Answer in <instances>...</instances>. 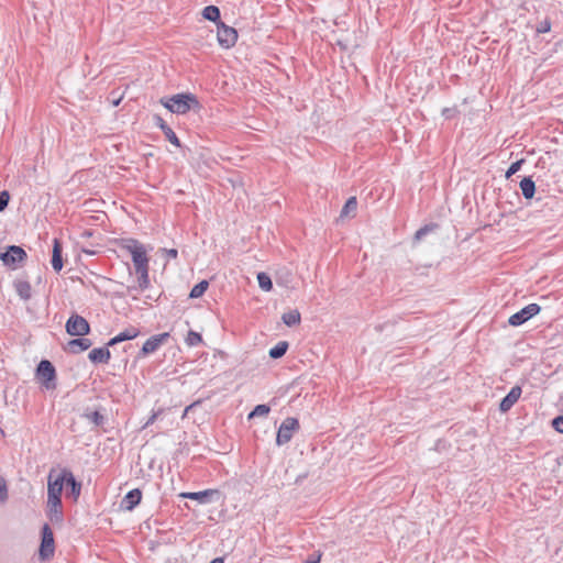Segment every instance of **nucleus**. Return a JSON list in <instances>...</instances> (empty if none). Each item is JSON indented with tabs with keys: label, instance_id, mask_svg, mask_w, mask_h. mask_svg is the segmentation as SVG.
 <instances>
[{
	"label": "nucleus",
	"instance_id": "34",
	"mask_svg": "<svg viewBox=\"0 0 563 563\" xmlns=\"http://www.w3.org/2000/svg\"><path fill=\"white\" fill-rule=\"evenodd\" d=\"M525 163V159H519L510 165L508 170L506 172V178H510L512 175H515L521 167V165Z\"/></svg>",
	"mask_w": 563,
	"mask_h": 563
},
{
	"label": "nucleus",
	"instance_id": "2",
	"mask_svg": "<svg viewBox=\"0 0 563 563\" xmlns=\"http://www.w3.org/2000/svg\"><path fill=\"white\" fill-rule=\"evenodd\" d=\"M162 104L173 113L185 114L192 108H199L197 97L190 92L177 93L168 99H162Z\"/></svg>",
	"mask_w": 563,
	"mask_h": 563
},
{
	"label": "nucleus",
	"instance_id": "8",
	"mask_svg": "<svg viewBox=\"0 0 563 563\" xmlns=\"http://www.w3.org/2000/svg\"><path fill=\"white\" fill-rule=\"evenodd\" d=\"M36 375L47 389L55 387L54 380L56 378V371L49 361L43 360L40 362L37 365Z\"/></svg>",
	"mask_w": 563,
	"mask_h": 563
},
{
	"label": "nucleus",
	"instance_id": "18",
	"mask_svg": "<svg viewBox=\"0 0 563 563\" xmlns=\"http://www.w3.org/2000/svg\"><path fill=\"white\" fill-rule=\"evenodd\" d=\"M156 125L163 131L165 137L177 147H180V141L176 133L169 128L166 122L159 115L154 117Z\"/></svg>",
	"mask_w": 563,
	"mask_h": 563
},
{
	"label": "nucleus",
	"instance_id": "39",
	"mask_svg": "<svg viewBox=\"0 0 563 563\" xmlns=\"http://www.w3.org/2000/svg\"><path fill=\"white\" fill-rule=\"evenodd\" d=\"M199 404H200V401H195V402L190 404L189 406H187V407L185 408V410H184L183 418H185V417L189 413V411H190L194 407H196L197 405H199Z\"/></svg>",
	"mask_w": 563,
	"mask_h": 563
},
{
	"label": "nucleus",
	"instance_id": "20",
	"mask_svg": "<svg viewBox=\"0 0 563 563\" xmlns=\"http://www.w3.org/2000/svg\"><path fill=\"white\" fill-rule=\"evenodd\" d=\"M92 342L86 338H76L70 340L67 343L66 350L70 353L77 354L88 350L91 346Z\"/></svg>",
	"mask_w": 563,
	"mask_h": 563
},
{
	"label": "nucleus",
	"instance_id": "3",
	"mask_svg": "<svg viewBox=\"0 0 563 563\" xmlns=\"http://www.w3.org/2000/svg\"><path fill=\"white\" fill-rule=\"evenodd\" d=\"M65 467L60 470L51 468L47 475V498L62 499L65 486Z\"/></svg>",
	"mask_w": 563,
	"mask_h": 563
},
{
	"label": "nucleus",
	"instance_id": "27",
	"mask_svg": "<svg viewBox=\"0 0 563 563\" xmlns=\"http://www.w3.org/2000/svg\"><path fill=\"white\" fill-rule=\"evenodd\" d=\"M63 249H53V256H52V266L55 272H60L64 265L63 262V255H62Z\"/></svg>",
	"mask_w": 563,
	"mask_h": 563
},
{
	"label": "nucleus",
	"instance_id": "5",
	"mask_svg": "<svg viewBox=\"0 0 563 563\" xmlns=\"http://www.w3.org/2000/svg\"><path fill=\"white\" fill-rule=\"evenodd\" d=\"M55 552L54 534L51 527L45 523L42 527V540L40 545V558L45 561L51 559Z\"/></svg>",
	"mask_w": 563,
	"mask_h": 563
},
{
	"label": "nucleus",
	"instance_id": "37",
	"mask_svg": "<svg viewBox=\"0 0 563 563\" xmlns=\"http://www.w3.org/2000/svg\"><path fill=\"white\" fill-rule=\"evenodd\" d=\"M553 428L563 434V416H559L552 420Z\"/></svg>",
	"mask_w": 563,
	"mask_h": 563
},
{
	"label": "nucleus",
	"instance_id": "35",
	"mask_svg": "<svg viewBox=\"0 0 563 563\" xmlns=\"http://www.w3.org/2000/svg\"><path fill=\"white\" fill-rule=\"evenodd\" d=\"M8 499V487L3 477H0V504Z\"/></svg>",
	"mask_w": 563,
	"mask_h": 563
},
{
	"label": "nucleus",
	"instance_id": "24",
	"mask_svg": "<svg viewBox=\"0 0 563 563\" xmlns=\"http://www.w3.org/2000/svg\"><path fill=\"white\" fill-rule=\"evenodd\" d=\"M282 320L287 327H295L301 322V316L297 309H292L283 313Z\"/></svg>",
	"mask_w": 563,
	"mask_h": 563
},
{
	"label": "nucleus",
	"instance_id": "1",
	"mask_svg": "<svg viewBox=\"0 0 563 563\" xmlns=\"http://www.w3.org/2000/svg\"><path fill=\"white\" fill-rule=\"evenodd\" d=\"M129 250L132 253L134 273L137 276V289L140 291H144L151 285L150 276H148V257L146 255V249H129Z\"/></svg>",
	"mask_w": 563,
	"mask_h": 563
},
{
	"label": "nucleus",
	"instance_id": "44",
	"mask_svg": "<svg viewBox=\"0 0 563 563\" xmlns=\"http://www.w3.org/2000/svg\"><path fill=\"white\" fill-rule=\"evenodd\" d=\"M450 113H451V110H450V109H443V111H442V114H443L445 118H450Z\"/></svg>",
	"mask_w": 563,
	"mask_h": 563
},
{
	"label": "nucleus",
	"instance_id": "17",
	"mask_svg": "<svg viewBox=\"0 0 563 563\" xmlns=\"http://www.w3.org/2000/svg\"><path fill=\"white\" fill-rule=\"evenodd\" d=\"M13 288L21 300L29 301L32 298V286L27 280L15 279Z\"/></svg>",
	"mask_w": 563,
	"mask_h": 563
},
{
	"label": "nucleus",
	"instance_id": "16",
	"mask_svg": "<svg viewBox=\"0 0 563 563\" xmlns=\"http://www.w3.org/2000/svg\"><path fill=\"white\" fill-rule=\"evenodd\" d=\"M214 495H219V492L217 489H206V490L194 492V493H181L180 497L198 500L200 504H207L212 500V497Z\"/></svg>",
	"mask_w": 563,
	"mask_h": 563
},
{
	"label": "nucleus",
	"instance_id": "7",
	"mask_svg": "<svg viewBox=\"0 0 563 563\" xmlns=\"http://www.w3.org/2000/svg\"><path fill=\"white\" fill-rule=\"evenodd\" d=\"M218 43L223 48H231L238 41V32L234 27L225 25L223 22H218Z\"/></svg>",
	"mask_w": 563,
	"mask_h": 563
},
{
	"label": "nucleus",
	"instance_id": "21",
	"mask_svg": "<svg viewBox=\"0 0 563 563\" xmlns=\"http://www.w3.org/2000/svg\"><path fill=\"white\" fill-rule=\"evenodd\" d=\"M139 330L134 327H130L125 329L124 331L120 332L118 335L113 336L109 340L107 343V346H113L120 342L126 341V340H133L139 335Z\"/></svg>",
	"mask_w": 563,
	"mask_h": 563
},
{
	"label": "nucleus",
	"instance_id": "26",
	"mask_svg": "<svg viewBox=\"0 0 563 563\" xmlns=\"http://www.w3.org/2000/svg\"><path fill=\"white\" fill-rule=\"evenodd\" d=\"M288 342L280 341L274 347L269 350V356L274 360L280 358L284 356L288 350Z\"/></svg>",
	"mask_w": 563,
	"mask_h": 563
},
{
	"label": "nucleus",
	"instance_id": "30",
	"mask_svg": "<svg viewBox=\"0 0 563 563\" xmlns=\"http://www.w3.org/2000/svg\"><path fill=\"white\" fill-rule=\"evenodd\" d=\"M439 229V225L435 223L427 224L420 228L415 234V241L419 242L424 235L432 233Z\"/></svg>",
	"mask_w": 563,
	"mask_h": 563
},
{
	"label": "nucleus",
	"instance_id": "29",
	"mask_svg": "<svg viewBox=\"0 0 563 563\" xmlns=\"http://www.w3.org/2000/svg\"><path fill=\"white\" fill-rule=\"evenodd\" d=\"M209 287V283L208 280H201L200 283H198L197 285H195L189 294V297L190 298H199L201 297L206 290L208 289Z\"/></svg>",
	"mask_w": 563,
	"mask_h": 563
},
{
	"label": "nucleus",
	"instance_id": "43",
	"mask_svg": "<svg viewBox=\"0 0 563 563\" xmlns=\"http://www.w3.org/2000/svg\"><path fill=\"white\" fill-rule=\"evenodd\" d=\"M120 101H121V97H118V98H114V97H113V98L111 99V102H112V104H113L114 107L119 106Z\"/></svg>",
	"mask_w": 563,
	"mask_h": 563
},
{
	"label": "nucleus",
	"instance_id": "12",
	"mask_svg": "<svg viewBox=\"0 0 563 563\" xmlns=\"http://www.w3.org/2000/svg\"><path fill=\"white\" fill-rule=\"evenodd\" d=\"M65 475L66 497L73 498L74 501H77L81 493V483L75 478L69 468L65 467Z\"/></svg>",
	"mask_w": 563,
	"mask_h": 563
},
{
	"label": "nucleus",
	"instance_id": "31",
	"mask_svg": "<svg viewBox=\"0 0 563 563\" xmlns=\"http://www.w3.org/2000/svg\"><path fill=\"white\" fill-rule=\"evenodd\" d=\"M271 408L267 405H257L250 413L249 419L254 417H265L269 413Z\"/></svg>",
	"mask_w": 563,
	"mask_h": 563
},
{
	"label": "nucleus",
	"instance_id": "13",
	"mask_svg": "<svg viewBox=\"0 0 563 563\" xmlns=\"http://www.w3.org/2000/svg\"><path fill=\"white\" fill-rule=\"evenodd\" d=\"M168 338H169L168 332L152 335L144 342L140 354L147 355V354L154 353L155 351H157L159 349V346L162 344H164L167 341Z\"/></svg>",
	"mask_w": 563,
	"mask_h": 563
},
{
	"label": "nucleus",
	"instance_id": "15",
	"mask_svg": "<svg viewBox=\"0 0 563 563\" xmlns=\"http://www.w3.org/2000/svg\"><path fill=\"white\" fill-rule=\"evenodd\" d=\"M88 358L93 364H108L111 358L109 346L92 349L88 354Z\"/></svg>",
	"mask_w": 563,
	"mask_h": 563
},
{
	"label": "nucleus",
	"instance_id": "48",
	"mask_svg": "<svg viewBox=\"0 0 563 563\" xmlns=\"http://www.w3.org/2000/svg\"><path fill=\"white\" fill-rule=\"evenodd\" d=\"M542 29H543V30H542L543 32H547V31L549 30V26H548V27H545V25H542Z\"/></svg>",
	"mask_w": 563,
	"mask_h": 563
},
{
	"label": "nucleus",
	"instance_id": "23",
	"mask_svg": "<svg viewBox=\"0 0 563 563\" xmlns=\"http://www.w3.org/2000/svg\"><path fill=\"white\" fill-rule=\"evenodd\" d=\"M520 189L526 199H531L536 192V185L531 177H525L520 181Z\"/></svg>",
	"mask_w": 563,
	"mask_h": 563
},
{
	"label": "nucleus",
	"instance_id": "11",
	"mask_svg": "<svg viewBox=\"0 0 563 563\" xmlns=\"http://www.w3.org/2000/svg\"><path fill=\"white\" fill-rule=\"evenodd\" d=\"M46 516L54 525H62L64 521L62 499L47 498Z\"/></svg>",
	"mask_w": 563,
	"mask_h": 563
},
{
	"label": "nucleus",
	"instance_id": "38",
	"mask_svg": "<svg viewBox=\"0 0 563 563\" xmlns=\"http://www.w3.org/2000/svg\"><path fill=\"white\" fill-rule=\"evenodd\" d=\"M9 194L7 191H0V211H3L9 203Z\"/></svg>",
	"mask_w": 563,
	"mask_h": 563
},
{
	"label": "nucleus",
	"instance_id": "49",
	"mask_svg": "<svg viewBox=\"0 0 563 563\" xmlns=\"http://www.w3.org/2000/svg\"><path fill=\"white\" fill-rule=\"evenodd\" d=\"M542 29H543V30H542L543 32H547V31L549 30V26H548V27H545V25H542Z\"/></svg>",
	"mask_w": 563,
	"mask_h": 563
},
{
	"label": "nucleus",
	"instance_id": "9",
	"mask_svg": "<svg viewBox=\"0 0 563 563\" xmlns=\"http://www.w3.org/2000/svg\"><path fill=\"white\" fill-rule=\"evenodd\" d=\"M26 257L24 249H7L5 252L0 253V260L11 269H16Z\"/></svg>",
	"mask_w": 563,
	"mask_h": 563
},
{
	"label": "nucleus",
	"instance_id": "25",
	"mask_svg": "<svg viewBox=\"0 0 563 563\" xmlns=\"http://www.w3.org/2000/svg\"><path fill=\"white\" fill-rule=\"evenodd\" d=\"M202 16L206 20L216 22L217 24H218V22H221L220 21V9L217 5H207L202 10Z\"/></svg>",
	"mask_w": 563,
	"mask_h": 563
},
{
	"label": "nucleus",
	"instance_id": "19",
	"mask_svg": "<svg viewBox=\"0 0 563 563\" xmlns=\"http://www.w3.org/2000/svg\"><path fill=\"white\" fill-rule=\"evenodd\" d=\"M142 499V492L139 488L130 490L122 500V507L125 510H133Z\"/></svg>",
	"mask_w": 563,
	"mask_h": 563
},
{
	"label": "nucleus",
	"instance_id": "14",
	"mask_svg": "<svg viewBox=\"0 0 563 563\" xmlns=\"http://www.w3.org/2000/svg\"><path fill=\"white\" fill-rule=\"evenodd\" d=\"M521 387L516 385L514 386L509 393L501 399L499 404V409L501 412H507L511 409V407L518 401L521 396Z\"/></svg>",
	"mask_w": 563,
	"mask_h": 563
},
{
	"label": "nucleus",
	"instance_id": "22",
	"mask_svg": "<svg viewBox=\"0 0 563 563\" xmlns=\"http://www.w3.org/2000/svg\"><path fill=\"white\" fill-rule=\"evenodd\" d=\"M357 210V200L355 197H350L343 206L339 219L353 218Z\"/></svg>",
	"mask_w": 563,
	"mask_h": 563
},
{
	"label": "nucleus",
	"instance_id": "33",
	"mask_svg": "<svg viewBox=\"0 0 563 563\" xmlns=\"http://www.w3.org/2000/svg\"><path fill=\"white\" fill-rule=\"evenodd\" d=\"M86 417L96 426H102L104 423V416L101 415L99 411H92L90 413H86Z\"/></svg>",
	"mask_w": 563,
	"mask_h": 563
},
{
	"label": "nucleus",
	"instance_id": "6",
	"mask_svg": "<svg viewBox=\"0 0 563 563\" xmlns=\"http://www.w3.org/2000/svg\"><path fill=\"white\" fill-rule=\"evenodd\" d=\"M298 429H299L298 419L292 418V417L286 418L282 422V424L277 431L276 443L278 445L288 443L291 440L294 432Z\"/></svg>",
	"mask_w": 563,
	"mask_h": 563
},
{
	"label": "nucleus",
	"instance_id": "4",
	"mask_svg": "<svg viewBox=\"0 0 563 563\" xmlns=\"http://www.w3.org/2000/svg\"><path fill=\"white\" fill-rule=\"evenodd\" d=\"M65 328L66 332L71 336H84L90 332V325L88 321L77 313H74L69 317Z\"/></svg>",
	"mask_w": 563,
	"mask_h": 563
},
{
	"label": "nucleus",
	"instance_id": "10",
	"mask_svg": "<svg viewBox=\"0 0 563 563\" xmlns=\"http://www.w3.org/2000/svg\"><path fill=\"white\" fill-rule=\"evenodd\" d=\"M541 308L538 303H530L522 308L520 311L510 316L508 323L512 327H519L538 314Z\"/></svg>",
	"mask_w": 563,
	"mask_h": 563
},
{
	"label": "nucleus",
	"instance_id": "40",
	"mask_svg": "<svg viewBox=\"0 0 563 563\" xmlns=\"http://www.w3.org/2000/svg\"><path fill=\"white\" fill-rule=\"evenodd\" d=\"M167 250V256L169 258H176L178 255L177 249H166Z\"/></svg>",
	"mask_w": 563,
	"mask_h": 563
},
{
	"label": "nucleus",
	"instance_id": "42",
	"mask_svg": "<svg viewBox=\"0 0 563 563\" xmlns=\"http://www.w3.org/2000/svg\"><path fill=\"white\" fill-rule=\"evenodd\" d=\"M320 562V555L317 558H309L307 560V563H319Z\"/></svg>",
	"mask_w": 563,
	"mask_h": 563
},
{
	"label": "nucleus",
	"instance_id": "36",
	"mask_svg": "<svg viewBox=\"0 0 563 563\" xmlns=\"http://www.w3.org/2000/svg\"><path fill=\"white\" fill-rule=\"evenodd\" d=\"M162 412H163V409H158L157 411H153V413L150 416L147 421L143 424L142 429H146L147 427L153 424L156 421V419L158 418V416L162 415Z\"/></svg>",
	"mask_w": 563,
	"mask_h": 563
},
{
	"label": "nucleus",
	"instance_id": "46",
	"mask_svg": "<svg viewBox=\"0 0 563 563\" xmlns=\"http://www.w3.org/2000/svg\"><path fill=\"white\" fill-rule=\"evenodd\" d=\"M130 242H133V245H131V244H123L122 246H126V247L139 246L135 241L131 240Z\"/></svg>",
	"mask_w": 563,
	"mask_h": 563
},
{
	"label": "nucleus",
	"instance_id": "28",
	"mask_svg": "<svg viewBox=\"0 0 563 563\" xmlns=\"http://www.w3.org/2000/svg\"><path fill=\"white\" fill-rule=\"evenodd\" d=\"M257 282H258V286L265 290V291H271L273 289V282L271 279V277L262 272V273H258L257 274Z\"/></svg>",
	"mask_w": 563,
	"mask_h": 563
},
{
	"label": "nucleus",
	"instance_id": "47",
	"mask_svg": "<svg viewBox=\"0 0 563 563\" xmlns=\"http://www.w3.org/2000/svg\"><path fill=\"white\" fill-rule=\"evenodd\" d=\"M53 246H60L59 241L57 239L53 240Z\"/></svg>",
	"mask_w": 563,
	"mask_h": 563
},
{
	"label": "nucleus",
	"instance_id": "45",
	"mask_svg": "<svg viewBox=\"0 0 563 563\" xmlns=\"http://www.w3.org/2000/svg\"><path fill=\"white\" fill-rule=\"evenodd\" d=\"M210 563H223V559L222 558H216Z\"/></svg>",
	"mask_w": 563,
	"mask_h": 563
},
{
	"label": "nucleus",
	"instance_id": "41",
	"mask_svg": "<svg viewBox=\"0 0 563 563\" xmlns=\"http://www.w3.org/2000/svg\"><path fill=\"white\" fill-rule=\"evenodd\" d=\"M82 251L88 255H97L99 253L96 249H82Z\"/></svg>",
	"mask_w": 563,
	"mask_h": 563
},
{
	"label": "nucleus",
	"instance_id": "32",
	"mask_svg": "<svg viewBox=\"0 0 563 563\" xmlns=\"http://www.w3.org/2000/svg\"><path fill=\"white\" fill-rule=\"evenodd\" d=\"M202 342V336L198 332L190 330L186 338V343L189 346H196Z\"/></svg>",
	"mask_w": 563,
	"mask_h": 563
}]
</instances>
